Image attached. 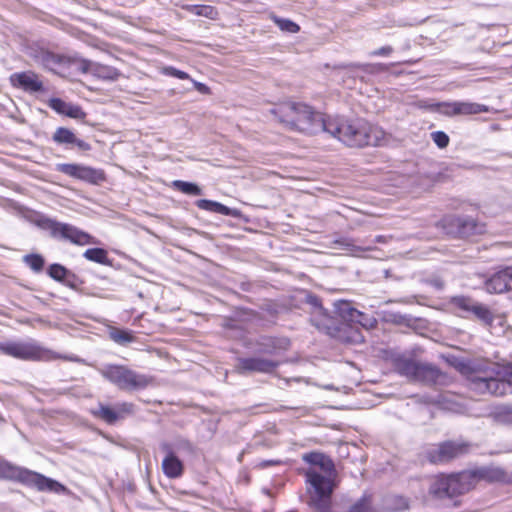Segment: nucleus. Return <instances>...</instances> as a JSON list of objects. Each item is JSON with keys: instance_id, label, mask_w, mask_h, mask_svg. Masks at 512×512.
<instances>
[{"instance_id": "25", "label": "nucleus", "mask_w": 512, "mask_h": 512, "mask_svg": "<svg viewBox=\"0 0 512 512\" xmlns=\"http://www.w3.org/2000/svg\"><path fill=\"white\" fill-rule=\"evenodd\" d=\"M419 363L407 358H398L395 361V369L400 375L415 381Z\"/></svg>"}, {"instance_id": "15", "label": "nucleus", "mask_w": 512, "mask_h": 512, "mask_svg": "<svg viewBox=\"0 0 512 512\" xmlns=\"http://www.w3.org/2000/svg\"><path fill=\"white\" fill-rule=\"evenodd\" d=\"M35 61L54 73H59L60 69L68 67L71 63L69 57L55 54L48 50H40L35 55Z\"/></svg>"}, {"instance_id": "36", "label": "nucleus", "mask_w": 512, "mask_h": 512, "mask_svg": "<svg viewBox=\"0 0 512 512\" xmlns=\"http://www.w3.org/2000/svg\"><path fill=\"white\" fill-rule=\"evenodd\" d=\"M189 11L198 16H204L213 19L217 15V11L213 6L210 5H192L187 7Z\"/></svg>"}, {"instance_id": "33", "label": "nucleus", "mask_w": 512, "mask_h": 512, "mask_svg": "<svg viewBox=\"0 0 512 512\" xmlns=\"http://www.w3.org/2000/svg\"><path fill=\"white\" fill-rule=\"evenodd\" d=\"M109 336L114 342L121 344V345H124V344L134 341V336L130 331L122 330V329H118V328H112L109 331Z\"/></svg>"}, {"instance_id": "39", "label": "nucleus", "mask_w": 512, "mask_h": 512, "mask_svg": "<svg viewBox=\"0 0 512 512\" xmlns=\"http://www.w3.org/2000/svg\"><path fill=\"white\" fill-rule=\"evenodd\" d=\"M48 274L54 280L62 281L67 275V270L60 264H52L49 267Z\"/></svg>"}, {"instance_id": "26", "label": "nucleus", "mask_w": 512, "mask_h": 512, "mask_svg": "<svg viewBox=\"0 0 512 512\" xmlns=\"http://www.w3.org/2000/svg\"><path fill=\"white\" fill-rule=\"evenodd\" d=\"M477 301L466 296H456L451 299V304L458 311L459 315L468 317L472 314Z\"/></svg>"}, {"instance_id": "13", "label": "nucleus", "mask_w": 512, "mask_h": 512, "mask_svg": "<svg viewBox=\"0 0 512 512\" xmlns=\"http://www.w3.org/2000/svg\"><path fill=\"white\" fill-rule=\"evenodd\" d=\"M160 449L165 453V457L161 464L164 475L170 479L181 477L184 472V464L176 456L172 445L170 443L163 442L160 445Z\"/></svg>"}, {"instance_id": "28", "label": "nucleus", "mask_w": 512, "mask_h": 512, "mask_svg": "<svg viewBox=\"0 0 512 512\" xmlns=\"http://www.w3.org/2000/svg\"><path fill=\"white\" fill-rule=\"evenodd\" d=\"M459 232L463 235L480 234L484 231V226L478 224L473 218L457 219Z\"/></svg>"}, {"instance_id": "29", "label": "nucleus", "mask_w": 512, "mask_h": 512, "mask_svg": "<svg viewBox=\"0 0 512 512\" xmlns=\"http://www.w3.org/2000/svg\"><path fill=\"white\" fill-rule=\"evenodd\" d=\"M449 488V477L439 476L432 482L430 486V493L438 498L449 497Z\"/></svg>"}, {"instance_id": "20", "label": "nucleus", "mask_w": 512, "mask_h": 512, "mask_svg": "<svg viewBox=\"0 0 512 512\" xmlns=\"http://www.w3.org/2000/svg\"><path fill=\"white\" fill-rule=\"evenodd\" d=\"M81 69L83 72H91L93 75L105 80H116L120 75L118 70L113 67L87 60L82 61Z\"/></svg>"}, {"instance_id": "35", "label": "nucleus", "mask_w": 512, "mask_h": 512, "mask_svg": "<svg viewBox=\"0 0 512 512\" xmlns=\"http://www.w3.org/2000/svg\"><path fill=\"white\" fill-rule=\"evenodd\" d=\"M271 18L281 31L297 33L300 30L299 25L289 19L280 18L275 15H273Z\"/></svg>"}, {"instance_id": "41", "label": "nucleus", "mask_w": 512, "mask_h": 512, "mask_svg": "<svg viewBox=\"0 0 512 512\" xmlns=\"http://www.w3.org/2000/svg\"><path fill=\"white\" fill-rule=\"evenodd\" d=\"M353 322L359 323L362 327L365 329H373L377 325V320L373 316H368L362 313V316L360 318L354 319Z\"/></svg>"}, {"instance_id": "47", "label": "nucleus", "mask_w": 512, "mask_h": 512, "mask_svg": "<svg viewBox=\"0 0 512 512\" xmlns=\"http://www.w3.org/2000/svg\"><path fill=\"white\" fill-rule=\"evenodd\" d=\"M508 374L512 378V366L508 368Z\"/></svg>"}, {"instance_id": "11", "label": "nucleus", "mask_w": 512, "mask_h": 512, "mask_svg": "<svg viewBox=\"0 0 512 512\" xmlns=\"http://www.w3.org/2000/svg\"><path fill=\"white\" fill-rule=\"evenodd\" d=\"M56 170L70 177L97 185L105 180V174L100 169L73 163L57 164Z\"/></svg>"}, {"instance_id": "42", "label": "nucleus", "mask_w": 512, "mask_h": 512, "mask_svg": "<svg viewBox=\"0 0 512 512\" xmlns=\"http://www.w3.org/2000/svg\"><path fill=\"white\" fill-rule=\"evenodd\" d=\"M163 72L164 74L166 75H169V76H172V77H175V78H178V79H189V75L184 72V71H181L179 69H176L172 66H169V67H165L163 69Z\"/></svg>"}, {"instance_id": "16", "label": "nucleus", "mask_w": 512, "mask_h": 512, "mask_svg": "<svg viewBox=\"0 0 512 512\" xmlns=\"http://www.w3.org/2000/svg\"><path fill=\"white\" fill-rule=\"evenodd\" d=\"M443 113L448 116L473 115L488 112V107L474 102H450L442 104Z\"/></svg>"}, {"instance_id": "43", "label": "nucleus", "mask_w": 512, "mask_h": 512, "mask_svg": "<svg viewBox=\"0 0 512 512\" xmlns=\"http://www.w3.org/2000/svg\"><path fill=\"white\" fill-rule=\"evenodd\" d=\"M349 512H371L369 502L366 499H361L351 507Z\"/></svg>"}, {"instance_id": "44", "label": "nucleus", "mask_w": 512, "mask_h": 512, "mask_svg": "<svg viewBox=\"0 0 512 512\" xmlns=\"http://www.w3.org/2000/svg\"><path fill=\"white\" fill-rule=\"evenodd\" d=\"M393 52V48L391 46H384L377 50L371 52L372 56H388Z\"/></svg>"}, {"instance_id": "23", "label": "nucleus", "mask_w": 512, "mask_h": 512, "mask_svg": "<svg viewBox=\"0 0 512 512\" xmlns=\"http://www.w3.org/2000/svg\"><path fill=\"white\" fill-rule=\"evenodd\" d=\"M196 206L205 211L218 213L225 216H237L238 211L236 209L229 208L222 203L207 200V199H200L196 201Z\"/></svg>"}, {"instance_id": "40", "label": "nucleus", "mask_w": 512, "mask_h": 512, "mask_svg": "<svg viewBox=\"0 0 512 512\" xmlns=\"http://www.w3.org/2000/svg\"><path fill=\"white\" fill-rule=\"evenodd\" d=\"M432 140L439 148H445L449 144V137L443 131H436L431 133Z\"/></svg>"}, {"instance_id": "46", "label": "nucleus", "mask_w": 512, "mask_h": 512, "mask_svg": "<svg viewBox=\"0 0 512 512\" xmlns=\"http://www.w3.org/2000/svg\"><path fill=\"white\" fill-rule=\"evenodd\" d=\"M181 447L187 448L188 450H192V445L188 441H182L180 443Z\"/></svg>"}, {"instance_id": "31", "label": "nucleus", "mask_w": 512, "mask_h": 512, "mask_svg": "<svg viewBox=\"0 0 512 512\" xmlns=\"http://www.w3.org/2000/svg\"><path fill=\"white\" fill-rule=\"evenodd\" d=\"M471 315L487 325L491 324L494 320L492 312L479 302L476 303Z\"/></svg>"}, {"instance_id": "6", "label": "nucleus", "mask_w": 512, "mask_h": 512, "mask_svg": "<svg viewBox=\"0 0 512 512\" xmlns=\"http://www.w3.org/2000/svg\"><path fill=\"white\" fill-rule=\"evenodd\" d=\"M102 376L125 391L144 389L152 382V378L140 374L126 366L108 365L101 369Z\"/></svg>"}, {"instance_id": "18", "label": "nucleus", "mask_w": 512, "mask_h": 512, "mask_svg": "<svg viewBox=\"0 0 512 512\" xmlns=\"http://www.w3.org/2000/svg\"><path fill=\"white\" fill-rule=\"evenodd\" d=\"M10 80L14 86H19L25 90L38 92L43 89V84L37 74L33 72L14 73Z\"/></svg>"}, {"instance_id": "32", "label": "nucleus", "mask_w": 512, "mask_h": 512, "mask_svg": "<svg viewBox=\"0 0 512 512\" xmlns=\"http://www.w3.org/2000/svg\"><path fill=\"white\" fill-rule=\"evenodd\" d=\"M83 256L92 262L99 263V264H107L108 263V256L107 252L102 248H91L87 249Z\"/></svg>"}, {"instance_id": "21", "label": "nucleus", "mask_w": 512, "mask_h": 512, "mask_svg": "<svg viewBox=\"0 0 512 512\" xmlns=\"http://www.w3.org/2000/svg\"><path fill=\"white\" fill-rule=\"evenodd\" d=\"M49 106L57 113L73 119H83L86 116L80 106L65 102L60 98L50 99Z\"/></svg>"}, {"instance_id": "17", "label": "nucleus", "mask_w": 512, "mask_h": 512, "mask_svg": "<svg viewBox=\"0 0 512 512\" xmlns=\"http://www.w3.org/2000/svg\"><path fill=\"white\" fill-rule=\"evenodd\" d=\"M512 288V266H508L495 273L487 282L486 290L489 293H503Z\"/></svg>"}, {"instance_id": "9", "label": "nucleus", "mask_w": 512, "mask_h": 512, "mask_svg": "<svg viewBox=\"0 0 512 512\" xmlns=\"http://www.w3.org/2000/svg\"><path fill=\"white\" fill-rule=\"evenodd\" d=\"M44 228L50 232L52 237L67 240L76 245L84 246L97 243L93 236L70 224L47 219L44 222Z\"/></svg>"}, {"instance_id": "12", "label": "nucleus", "mask_w": 512, "mask_h": 512, "mask_svg": "<svg viewBox=\"0 0 512 512\" xmlns=\"http://www.w3.org/2000/svg\"><path fill=\"white\" fill-rule=\"evenodd\" d=\"M93 415L108 424H114L119 420H123L134 413V404L129 402L117 403L111 407L99 404L97 410L92 411Z\"/></svg>"}, {"instance_id": "14", "label": "nucleus", "mask_w": 512, "mask_h": 512, "mask_svg": "<svg viewBox=\"0 0 512 512\" xmlns=\"http://www.w3.org/2000/svg\"><path fill=\"white\" fill-rule=\"evenodd\" d=\"M279 363L261 357L240 358L237 363V370L244 372L270 373L278 367Z\"/></svg>"}, {"instance_id": "22", "label": "nucleus", "mask_w": 512, "mask_h": 512, "mask_svg": "<svg viewBox=\"0 0 512 512\" xmlns=\"http://www.w3.org/2000/svg\"><path fill=\"white\" fill-rule=\"evenodd\" d=\"M499 369L496 372V376L488 373V384L489 390L488 394L502 396L510 391V385L512 383V378L508 374V369L505 372L506 379L500 378Z\"/></svg>"}, {"instance_id": "7", "label": "nucleus", "mask_w": 512, "mask_h": 512, "mask_svg": "<svg viewBox=\"0 0 512 512\" xmlns=\"http://www.w3.org/2000/svg\"><path fill=\"white\" fill-rule=\"evenodd\" d=\"M449 497L464 494L476 486L480 480L495 481L502 477L498 469L480 468L477 470L462 471L449 475Z\"/></svg>"}, {"instance_id": "3", "label": "nucleus", "mask_w": 512, "mask_h": 512, "mask_svg": "<svg viewBox=\"0 0 512 512\" xmlns=\"http://www.w3.org/2000/svg\"><path fill=\"white\" fill-rule=\"evenodd\" d=\"M307 303L311 306L310 321L318 330L337 336L350 344H358L364 341L362 334L354 330L349 324H342L340 328H337L334 319L322 307L317 297L309 295Z\"/></svg>"}, {"instance_id": "45", "label": "nucleus", "mask_w": 512, "mask_h": 512, "mask_svg": "<svg viewBox=\"0 0 512 512\" xmlns=\"http://www.w3.org/2000/svg\"><path fill=\"white\" fill-rule=\"evenodd\" d=\"M192 82H193V84H194L195 88H196L199 92H201V93H207V92H208V87H207L205 84L200 83V82H197V81H195V80H192Z\"/></svg>"}, {"instance_id": "10", "label": "nucleus", "mask_w": 512, "mask_h": 512, "mask_svg": "<svg viewBox=\"0 0 512 512\" xmlns=\"http://www.w3.org/2000/svg\"><path fill=\"white\" fill-rule=\"evenodd\" d=\"M471 444L464 441H446L428 450L427 458L432 463H443L467 454Z\"/></svg>"}, {"instance_id": "48", "label": "nucleus", "mask_w": 512, "mask_h": 512, "mask_svg": "<svg viewBox=\"0 0 512 512\" xmlns=\"http://www.w3.org/2000/svg\"><path fill=\"white\" fill-rule=\"evenodd\" d=\"M0 421H3V418L0 416Z\"/></svg>"}, {"instance_id": "4", "label": "nucleus", "mask_w": 512, "mask_h": 512, "mask_svg": "<svg viewBox=\"0 0 512 512\" xmlns=\"http://www.w3.org/2000/svg\"><path fill=\"white\" fill-rule=\"evenodd\" d=\"M271 112L285 128L309 135L323 132V130H303L301 127L302 123L315 122L314 120L316 119H320L323 122L327 120V117H324L320 112L315 111L311 106L304 103H284L272 109Z\"/></svg>"}, {"instance_id": "27", "label": "nucleus", "mask_w": 512, "mask_h": 512, "mask_svg": "<svg viewBox=\"0 0 512 512\" xmlns=\"http://www.w3.org/2000/svg\"><path fill=\"white\" fill-rule=\"evenodd\" d=\"M336 313L345 321H354V319L360 318L362 312L353 308L348 301H338L334 303Z\"/></svg>"}, {"instance_id": "24", "label": "nucleus", "mask_w": 512, "mask_h": 512, "mask_svg": "<svg viewBox=\"0 0 512 512\" xmlns=\"http://www.w3.org/2000/svg\"><path fill=\"white\" fill-rule=\"evenodd\" d=\"M440 376V371L433 365L419 363L415 381L425 384L435 383Z\"/></svg>"}, {"instance_id": "5", "label": "nucleus", "mask_w": 512, "mask_h": 512, "mask_svg": "<svg viewBox=\"0 0 512 512\" xmlns=\"http://www.w3.org/2000/svg\"><path fill=\"white\" fill-rule=\"evenodd\" d=\"M0 352L23 361H51L60 358L71 362H82L75 355H57L55 352L40 346L35 341H8L0 343Z\"/></svg>"}, {"instance_id": "37", "label": "nucleus", "mask_w": 512, "mask_h": 512, "mask_svg": "<svg viewBox=\"0 0 512 512\" xmlns=\"http://www.w3.org/2000/svg\"><path fill=\"white\" fill-rule=\"evenodd\" d=\"M471 389L480 393V394H488L489 384H488V372H485L484 376H475L471 380Z\"/></svg>"}, {"instance_id": "8", "label": "nucleus", "mask_w": 512, "mask_h": 512, "mask_svg": "<svg viewBox=\"0 0 512 512\" xmlns=\"http://www.w3.org/2000/svg\"><path fill=\"white\" fill-rule=\"evenodd\" d=\"M0 478L17 480L28 485H34L39 490L56 491L60 484L41 474L12 465L0 458Z\"/></svg>"}, {"instance_id": "34", "label": "nucleus", "mask_w": 512, "mask_h": 512, "mask_svg": "<svg viewBox=\"0 0 512 512\" xmlns=\"http://www.w3.org/2000/svg\"><path fill=\"white\" fill-rule=\"evenodd\" d=\"M494 419L505 425H512V407L511 406H500L497 407L493 413Z\"/></svg>"}, {"instance_id": "2", "label": "nucleus", "mask_w": 512, "mask_h": 512, "mask_svg": "<svg viewBox=\"0 0 512 512\" xmlns=\"http://www.w3.org/2000/svg\"><path fill=\"white\" fill-rule=\"evenodd\" d=\"M302 459L309 465L304 475L311 502L321 512H328L337 476L335 465L330 457L319 452L306 453Z\"/></svg>"}, {"instance_id": "30", "label": "nucleus", "mask_w": 512, "mask_h": 512, "mask_svg": "<svg viewBox=\"0 0 512 512\" xmlns=\"http://www.w3.org/2000/svg\"><path fill=\"white\" fill-rule=\"evenodd\" d=\"M172 187L187 195L198 196L202 194L201 188L197 184L191 182L175 180L172 182Z\"/></svg>"}, {"instance_id": "19", "label": "nucleus", "mask_w": 512, "mask_h": 512, "mask_svg": "<svg viewBox=\"0 0 512 512\" xmlns=\"http://www.w3.org/2000/svg\"><path fill=\"white\" fill-rule=\"evenodd\" d=\"M52 139L57 144L74 145L83 151L90 150V145L87 142L78 139L73 131L65 127L57 128Z\"/></svg>"}, {"instance_id": "1", "label": "nucleus", "mask_w": 512, "mask_h": 512, "mask_svg": "<svg viewBox=\"0 0 512 512\" xmlns=\"http://www.w3.org/2000/svg\"><path fill=\"white\" fill-rule=\"evenodd\" d=\"M314 121L302 123V129L308 131L323 130V132L351 148L380 146L386 138V133L381 127L361 118L327 117L326 122L320 119Z\"/></svg>"}, {"instance_id": "38", "label": "nucleus", "mask_w": 512, "mask_h": 512, "mask_svg": "<svg viewBox=\"0 0 512 512\" xmlns=\"http://www.w3.org/2000/svg\"><path fill=\"white\" fill-rule=\"evenodd\" d=\"M25 263L34 271L39 272L44 265V259L38 254H30L24 257Z\"/></svg>"}]
</instances>
